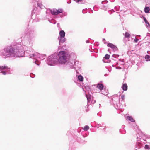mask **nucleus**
<instances>
[{
	"mask_svg": "<svg viewBox=\"0 0 150 150\" xmlns=\"http://www.w3.org/2000/svg\"><path fill=\"white\" fill-rule=\"evenodd\" d=\"M109 58L110 55L108 54H106L104 57V58L106 59H108Z\"/></svg>",
	"mask_w": 150,
	"mask_h": 150,
	"instance_id": "ddd939ff",
	"label": "nucleus"
},
{
	"mask_svg": "<svg viewBox=\"0 0 150 150\" xmlns=\"http://www.w3.org/2000/svg\"><path fill=\"white\" fill-rule=\"evenodd\" d=\"M78 79L81 81H82L83 80V78L81 75H79L78 76Z\"/></svg>",
	"mask_w": 150,
	"mask_h": 150,
	"instance_id": "9d476101",
	"label": "nucleus"
},
{
	"mask_svg": "<svg viewBox=\"0 0 150 150\" xmlns=\"http://www.w3.org/2000/svg\"><path fill=\"white\" fill-rule=\"evenodd\" d=\"M150 58V56L149 55H146L145 56V59H146L147 60H148Z\"/></svg>",
	"mask_w": 150,
	"mask_h": 150,
	"instance_id": "dca6fc26",
	"label": "nucleus"
},
{
	"mask_svg": "<svg viewBox=\"0 0 150 150\" xmlns=\"http://www.w3.org/2000/svg\"><path fill=\"white\" fill-rule=\"evenodd\" d=\"M18 47H13L12 46H8L6 48H4V51L5 53H3V55L6 57H9L11 55L13 57H21V52H23L21 50H19Z\"/></svg>",
	"mask_w": 150,
	"mask_h": 150,
	"instance_id": "f257e3e1",
	"label": "nucleus"
},
{
	"mask_svg": "<svg viewBox=\"0 0 150 150\" xmlns=\"http://www.w3.org/2000/svg\"><path fill=\"white\" fill-rule=\"evenodd\" d=\"M89 129V127L88 126L86 125L83 128V129L85 131H87Z\"/></svg>",
	"mask_w": 150,
	"mask_h": 150,
	"instance_id": "4468645a",
	"label": "nucleus"
},
{
	"mask_svg": "<svg viewBox=\"0 0 150 150\" xmlns=\"http://www.w3.org/2000/svg\"><path fill=\"white\" fill-rule=\"evenodd\" d=\"M145 148L146 149H150V147L148 145H146L145 146Z\"/></svg>",
	"mask_w": 150,
	"mask_h": 150,
	"instance_id": "f3484780",
	"label": "nucleus"
},
{
	"mask_svg": "<svg viewBox=\"0 0 150 150\" xmlns=\"http://www.w3.org/2000/svg\"><path fill=\"white\" fill-rule=\"evenodd\" d=\"M143 19L146 23V24L147 25V26H150V24L146 19V18L145 17H143Z\"/></svg>",
	"mask_w": 150,
	"mask_h": 150,
	"instance_id": "f8f14e48",
	"label": "nucleus"
},
{
	"mask_svg": "<svg viewBox=\"0 0 150 150\" xmlns=\"http://www.w3.org/2000/svg\"><path fill=\"white\" fill-rule=\"evenodd\" d=\"M104 86L101 84H98L97 85V88L100 90H102L104 88Z\"/></svg>",
	"mask_w": 150,
	"mask_h": 150,
	"instance_id": "423d86ee",
	"label": "nucleus"
},
{
	"mask_svg": "<svg viewBox=\"0 0 150 150\" xmlns=\"http://www.w3.org/2000/svg\"><path fill=\"white\" fill-rule=\"evenodd\" d=\"M139 40V39L137 38H135L134 40V41L135 42H137Z\"/></svg>",
	"mask_w": 150,
	"mask_h": 150,
	"instance_id": "aec40b11",
	"label": "nucleus"
},
{
	"mask_svg": "<svg viewBox=\"0 0 150 150\" xmlns=\"http://www.w3.org/2000/svg\"><path fill=\"white\" fill-rule=\"evenodd\" d=\"M122 88L124 91H126L127 89V86L126 84H123Z\"/></svg>",
	"mask_w": 150,
	"mask_h": 150,
	"instance_id": "0eeeda50",
	"label": "nucleus"
},
{
	"mask_svg": "<svg viewBox=\"0 0 150 150\" xmlns=\"http://www.w3.org/2000/svg\"><path fill=\"white\" fill-rule=\"evenodd\" d=\"M121 98L122 100H124L125 98V96L124 95H122L121 96Z\"/></svg>",
	"mask_w": 150,
	"mask_h": 150,
	"instance_id": "6ab92c4d",
	"label": "nucleus"
},
{
	"mask_svg": "<svg viewBox=\"0 0 150 150\" xmlns=\"http://www.w3.org/2000/svg\"><path fill=\"white\" fill-rule=\"evenodd\" d=\"M125 37L129 38L130 37V34L127 32H126L124 34Z\"/></svg>",
	"mask_w": 150,
	"mask_h": 150,
	"instance_id": "6e6552de",
	"label": "nucleus"
},
{
	"mask_svg": "<svg viewBox=\"0 0 150 150\" xmlns=\"http://www.w3.org/2000/svg\"><path fill=\"white\" fill-rule=\"evenodd\" d=\"M107 46L115 50L117 48V47L115 45H114L113 44L110 43L108 44Z\"/></svg>",
	"mask_w": 150,
	"mask_h": 150,
	"instance_id": "39448f33",
	"label": "nucleus"
},
{
	"mask_svg": "<svg viewBox=\"0 0 150 150\" xmlns=\"http://www.w3.org/2000/svg\"><path fill=\"white\" fill-rule=\"evenodd\" d=\"M8 68L7 66H1L0 67V69H4Z\"/></svg>",
	"mask_w": 150,
	"mask_h": 150,
	"instance_id": "2eb2a0df",
	"label": "nucleus"
},
{
	"mask_svg": "<svg viewBox=\"0 0 150 150\" xmlns=\"http://www.w3.org/2000/svg\"><path fill=\"white\" fill-rule=\"evenodd\" d=\"M50 11L52 15H56L60 13H62L63 12V11L62 9L57 10L55 9L51 10Z\"/></svg>",
	"mask_w": 150,
	"mask_h": 150,
	"instance_id": "20e7f679",
	"label": "nucleus"
},
{
	"mask_svg": "<svg viewBox=\"0 0 150 150\" xmlns=\"http://www.w3.org/2000/svg\"><path fill=\"white\" fill-rule=\"evenodd\" d=\"M67 54L65 52H60L58 54V61L59 63L64 64L67 62Z\"/></svg>",
	"mask_w": 150,
	"mask_h": 150,
	"instance_id": "f03ea898",
	"label": "nucleus"
},
{
	"mask_svg": "<svg viewBox=\"0 0 150 150\" xmlns=\"http://www.w3.org/2000/svg\"><path fill=\"white\" fill-rule=\"evenodd\" d=\"M60 39L59 42L60 43H63L65 41L64 37L65 36V33L63 30H61L59 32Z\"/></svg>",
	"mask_w": 150,
	"mask_h": 150,
	"instance_id": "7ed1b4c3",
	"label": "nucleus"
},
{
	"mask_svg": "<svg viewBox=\"0 0 150 150\" xmlns=\"http://www.w3.org/2000/svg\"><path fill=\"white\" fill-rule=\"evenodd\" d=\"M149 10L150 9L149 7H146L144 8V11L146 13H148Z\"/></svg>",
	"mask_w": 150,
	"mask_h": 150,
	"instance_id": "9b49d317",
	"label": "nucleus"
},
{
	"mask_svg": "<svg viewBox=\"0 0 150 150\" xmlns=\"http://www.w3.org/2000/svg\"><path fill=\"white\" fill-rule=\"evenodd\" d=\"M127 118L131 122H134L135 121L134 120L131 116H127Z\"/></svg>",
	"mask_w": 150,
	"mask_h": 150,
	"instance_id": "1a4fd4ad",
	"label": "nucleus"
},
{
	"mask_svg": "<svg viewBox=\"0 0 150 150\" xmlns=\"http://www.w3.org/2000/svg\"><path fill=\"white\" fill-rule=\"evenodd\" d=\"M83 0H76L75 1L78 3L81 2Z\"/></svg>",
	"mask_w": 150,
	"mask_h": 150,
	"instance_id": "a211bd4d",
	"label": "nucleus"
},
{
	"mask_svg": "<svg viewBox=\"0 0 150 150\" xmlns=\"http://www.w3.org/2000/svg\"><path fill=\"white\" fill-rule=\"evenodd\" d=\"M2 73H3V74L5 75L6 74V73L4 71H2Z\"/></svg>",
	"mask_w": 150,
	"mask_h": 150,
	"instance_id": "412c9836",
	"label": "nucleus"
}]
</instances>
